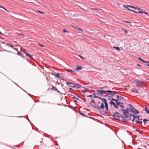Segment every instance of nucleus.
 <instances>
[{
	"instance_id": "obj_1",
	"label": "nucleus",
	"mask_w": 149,
	"mask_h": 149,
	"mask_svg": "<svg viewBox=\"0 0 149 149\" xmlns=\"http://www.w3.org/2000/svg\"><path fill=\"white\" fill-rule=\"evenodd\" d=\"M90 102L91 103L90 104L93 108H97L99 110H100V109H103L105 107L103 103H102L101 105L100 106H99L95 102L94 100L93 99H92Z\"/></svg>"
},
{
	"instance_id": "obj_2",
	"label": "nucleus",
	"mask_w": 149,
	"mask_h": 149,
	"mask_svg": "<svg viewBox=\"0 0 149 149\" xmlns=\"http://www.w3.org/2000/svg\"><path fill=\"white\" fill-rule=\"evenodd\" d=\"M123 115L122 114H120L119 112L116 111L111 116L114 119L120 120L119 118H122Z\"/></svg>"
},
{
	"instance_id": "obj_3",
	"label": "nucleus",
	"mask_w": 149,
	"mask_h": 149,
	"mask_svg": "<svg viewBox=\"0 0 149 149\" xmlns=\"http://www.w3.org/2000/svg\"><path fill=\"white\" fill-rule=\"evenodd\" d=\"M120 102H117L116 104L113 102L111 101L110 102L109 104L111 105H113L114 108L118 109H119L118 107L120 106Z\"/></svg>"
},
{
	"instance_id": "obj_4",
	"label": "nucleus",
	"mask_w": 149,
	"mask_h": 149,
	"mask_svg": "<svg viewBox=\"0 0 149 149\" xmlns=\"http://www.w3.org/2000/svg\"><path fill=\"white\" fill-rule=\"evenodd\" d=\"M100 113L102 115L105 116H108V115H107V112H108L111 115L112 114V113L111 112V111L109 110L108 109H108L107 110L106 109V111H105L103 112V111H101V109H100Z\"/></svg>"
},
{
	"instance_id": "obj_5",
	"label": "nucleus",
	"mask_w": 149,
	"mask_h": 149,
	"mask_svg": "<svg viewBox=\"0 0 149 149\" xmlns=\"http://www.w3.org/2000/svg\"><path fill=\"white\" fill-rule=\"evenodd\" d=\"M123 115H123L122 118L123 120L122 122L123 123H127V120H126L127 119H126L130 117V116H129V114H125Z\"/></svg>"
},
{
	"instance_id": "obj_6",
	"label": "nucleus",
	"mask_w": 149,
	"mask_h": 149,
	"mask_svg": "<svg viewBox=\"0 0 149 149\" xmlns=\"http://www.w3.org/2000/svg\"><path fill=\"white\" fill-rule=\"evenodd\" d=\"M133 109H129L130 111L134 113L135 115H136L137 114H139V113L138 110H137L134 107H133Z\"/></svg>"
},
{
	"instance_id": "obj_7",
	"label": "nucleus",
	"mask_w": 149,
	"mask_h": 149,
	"mask_svg": "<svg viewBox=\"0 0 149 149\" xmlns=\"http://www.w3.org/2000/svg\"><path fill=\"white\" fill-rule=\"evenodd\" d=\"M66 83L67 85L70 84L72 85H70V86L73 88H75L76 86H77L78 85V84L77 83L74 84L70 81L66 82Z\"/></svg>"
},
{
	"instance_id": "obj_8",
	"label": "nucleus",
	"mask_w": 149,
	"mask_h": 149,
	"mask_svg": "<svg viewBox=\"0 0 149 149\" xmlns=\"http://www.w3.org/2000/svg\"><path fill=\"white\" fill-rule=\"evenodd\" d=\"M102 100L104 103V104L105 109L107 110L108 109V104L107 102V100L105 98H102L101 100Z\"/></svg>"
},
{
	"instance_id": "obj_9",
	"label": "nucleus",
	"mask_w": 149,
	"mask_h": 149,
	"mask_svg": "<svg viewBox=\"0 0 149 149\" xmlns=\"http://www.w3.org/2000/svg\"><path fill=\"white\" fill-rule=\"evenodd\" d=\"M108 93H110L109 95H111V97H113L114 95H116V93H117V92L116 91H112L110 90H109V91H108ZM111 96H108V97H110Z\"/></svg>"
},
{
	"instance_id": "obj_10",
	"label": "nucleus",
	"mask_w": 149,
	"mask_h": 149,
	"mask_svg": "<svg viewBox=\"0 0 149 149\" xmlns=\"http://www.w3.org/2000/svg\"><path fill=\"white\" fill-rule=\"evenodd\" d=\"M21 52L24 53L25 54V55L26 56L29 57L31 59L33 58V56L31 55L30 54L24 51H21Z\"/></svg>"
},
{
	"instance_id": "obj_11",
	"label": "nucleus",
	"mask_w": 149,
	"mask_h": 149,
	"mask_svg": "<svg viewBox=\"0 0 149 149\" xmlns=\"http://www.w3.org/2000/svg\"><path fill=\"white\" fill-rule=\"evenodd\" d=\"M50 89L52 90H54L55 91H56L58 93L62 94L57 88L55 87H54L53 85L52 86V87L50 88Z\"/></svg>"
},
{
	"instance_id": "obj_12",
	"label": "nucleus",
	"mask_w": 149,
	"mask_h": 149,
	"mask_svg": "<svg viewBox=\"0 0 149 149\" xmlns=\"http://www.w3.org/2000/svg\"><path fill=\"white\" fill-rule=\"evenodd\" d=\"M97 94H98V96L100 95H103L104 91L103 90H100L97 91Z\"/></svg>"
},
{
	"instance_id": "obj_13",
	"label": "nucleus",
	"mask_w": 149,
	"mask_h": 149,
	"mask_svg": "<svg viewBox=\"0 0 149 149\" xmlns=\"http://www.w3.org/2000/svg\"><path fill=\"white\" fill-rule=\"evenodd\" d=\"M135 83L137 85H138V84L139 83H141L143 85H144L145 84L144 82L143 81H141L139 80H135Z\"/></svg>"
},
{
	"instance_id": "obj_14",
	"label": "nucleus",
	"mask_w": 149,
	"mask_h": 149,
	"mask_svg": "<svg viewBox=\"0 0 149 149\" xmlns=\"http://www.w3.org/2000/svg\"><path fill=\"white\" fill-rule=\"evenodd\" d=\"M51 75H53L54 76L56 77L59 78H60L61 77L60 75V74L59 73H56V74H54L53 73H52L51 74Z\"/></svg>"
},
{
	"instance_id": "obj_15",
	"label": "nucleus",
	"mask_w": 149,
	"mask_h": 149,
	"mask_svg": "<svg viewBox=\"0 0 149 149\" xmlns=\"http://www.w3.org/2000/svg\"><path fill=\"white\" fill-rule=\"evenodd\" d=\"M121 111L123 113V115L129 114V111H126L125 109H121Z\"/></svg>"
},
{
	"instance_id": "obj_16",
	"label": "nucleus",
	"mask_w": 149,
	"mask_h": 149,
	"mask_svg": "<svg viewBox=\"0 0 149 149\" xmlns=\"http://www.w3.org/2000/svg\"><path fill=\"white\" fill-rule=\"evenodd\" d=\"M144 111H146V113L148 114L149 113V108H148V107L147 106H145Z\"/></svg>"
},
{
	"instance_id": "obj_17",
	"label": "nucleus",
	"mask_w": 149,
	"mask_h": 149,
	"mask_svg": "<svg viewBox=\"0 0 149 149\" xmlns=\"http://www.w3.org/2000/svg\"><path fill=\"white\" fill-rule=\"evenodd\" d=\"M83 67L81 66H77L75 69L76 71H79L82 69Z\"/></svg>"
},
{
	"instance_id": "obj_18",
	"label": "nucleus",
	"mask_w": 149,
	"mask_h": 149,
	"mask_svg": "<svg viewBox=\"0 0 149 149\" xmlns=\"http://www.w3.org/2000/svg\"><path fill=\"white\" fill-rule=\"evenodd\" d=\"M113 100H114V101H115L116 103L117 102H119V101H121V100H120V99H119V98H117L116 99H112Z\"/></svg>"
},
{
	"instance_id": "obj_19",
	"label": "nucleus",
	"mask_w": 149,
	"mask_h": 149,
	"mask_svg": "<svg viewBox=\"0 0 149 149\" xmlns=\"http://www.w3.org/2000/svg\"><path fill=\"white\" fill-rule=\"evenodd\" d=\"M72 27L74 28V29H77L79 31H81V32H83V31L80 28H79L77 27H74V26H72Z\"/></svg>"
},
{
	"instance_id": "obj_20",
	"label": "nucleus",
	"mask_w": 149,
	"mask_h": 149,
	"mask_svg": "<svg viewBox=\"0 0 149 149\" xmlns=\"http://www.w3.org/2000/svg\"><path fill=\"white\" fill-rule=\"evenodd\" d=\"M132 91L133 93H134L135 92L136 93H138L139 90L136 88H133Z\"/></svg>"
},
{
	"instance_id": "obj_21",
	"label": "nucleus",
	"mask_w": 149,
	"mask_h": 149,
	"mask_svg": "<svg viewBox=\"0 0 149 149\" xmlns=\"http://www.w3.org/2000/svg\"><path fill=\"white\" fill-rule=\"evenodd\" d=\"M129 6H130V5H123V7L127 8L128 10L131 11L132 10L128 8V7H129Z\"/></svg>"
},
{
	"instance_id": "obj_22",
	"label": "nucleus",
	"mask_w": 149,
	"mask_h": 149,
	"mask_svg": "<svg viewBox=\"0 0 149 149\" xmlns=\"http://www.w3.org/2000/svg\"><path fill=\"white\" fill-rule=\"evenodd\" d=\"M6 45H8L9 47H14V45H12L11 44L9 43H7L6 44Z\"/></svg>"
},
{
	"instance_id": "obj_23",
	"label": "nucleus",
	"mask_w": 149,
	"mask_h": 149,
	"mask_svg": "<svg viewBox=\"0 0 149 149\" xmlns=\"http://www.w3.org/2000/svg\"><path fill=\"white\" fill-rule=\"evenodd\" d=\"M143 122L144 123L145 125H146V122L148 121H149V120L146 119L145 118L143 120Z\"/></svg>"
},
{
	"instance_id": "obj_24",
	"label": "nucleus",
	"mask_w": 149,
	"mask_h": 149,
	"mask_svg": "<svg viewBox=\"0 0 149 149\" xmlns=\"http://www.w3.org/2000/svg\"><path fill=\"white\" fill-rule=\"evenodd\" d=\"M116 97H117V98H119V99H120V100H123V99H124V98L123 97L121 96H120L119 95H116Z\"/></svg>"
},
{
	"instance_id": "obj_25",
	"label": "nucleus",
	"mask_w": 149,
	"mask_h": 149,
	"mask_svg": "<svg viewBox=\"0 0 149 149\" xmlns=\"http://www.w3.org/2000/svg\"><path fill=\"white\" fill-rule=\"evenodd\" d=\"M138 59L139 60H140V61H141V62H142L143 63H144V62H145V61L143 60V59H142L140 57H138Z\"/></svg>"
},
{
	"instance_id": "obj_26",
	"label": "nucleus",
	"mask_w": 149,
	"mask_h": 149,
	"mask_svg": "<svg viewBox=\"0 0 149 149\" xmlns=\"http://www.w3.org/2000/svg\"><path fill=\"white\" fill-rule=\"evenodd\" d=\"M113 48L116 50H117L118 51H120V49L119 47H118L114 46L113 47Z\"/></svg>"
},
{
	"instance_id": "obj_27",
	"label": "nucleus",
	"mask_w": 149,
	"mask_h": 149,
	"mask_svg": "<svg viewBox=\"0 0 149 149\" xmlns=\"http://www.w3.org/2000/svg\"><path fill=\"white\" fill-rule=\"evenodd\" d=\"M136 115H133L131 113H130L129 114V116H130V117L131 116H133V118H134L135 117Z\"/></svg>"
},
{
	"instance_id": "obj_28",
	"label": "nucleus",
	"mask_w": 149,
	"mask_h": 149,
	"mask_svg": "<svg viewBox=\"0 0 149 149\" xmlns=\"http://www.w3.org/2000/svg\"><path fill=\"white\" fill-rule=\"evenodd\" d=\"M136 116H135V117H136V119H137V120H139V117H141V116H140V115H136Z\"/></svg>"
},
{
	"instance_id": "obj_29",
	"label": "nucleus",
	"mask_w": 149,
	"mask_h": 149,
	"mask_svg": "<svg viewBox=\"0 0 149 149\" xmlns=\"http://www.w3.org/2000/svg\"><path fill=\"white\" fill-rule=\"evenodd\" d=\"M65 71L66 72H73V71L72 70H71V69H66L65 70Z\"/></svg>"
},
{
	"instance_id": "obj_30",
	"label": "nucleus",
	"mask_w": 149,
	"mask_h": 149,
	"mask_svg": "<svg viewBox=\"0 0 149 149\" xmlns=\"http://www.w3.org/2000/svg\"><path fill=\"white\" fill-rule=\"evenodd\" d=\"M79 114L82 115L85 117H87V116H86L84 113L80 112L79 113Z\"/></svg>"
},
{
	"instance_id": "obj_31",
	"label": "nucleus",
	"mask_w": 149,
	"mask_h": 149,
	"mask_svg": "<svg viewBox=\"0 0 149 149\" xmlns=\"http://www.w3.org/2000/svg\"><path fill=\"white\" fill-rule=\"evenodd\" d=\"M128 105L130 107L129 109H133V107L132 105V104H128Z\"/></svg>"
},
{
	"instance_id": "obj_32",
	"label": "nucleus",
	"mask_w": 149,
	"mask_h": 149,
	"mask_svg": "<svg viewBox=\"0 0 149 149\" xmlns=\"http://www.w3.org/2000/svg\"><path fill=\"white\" fill-rule=\"evenodd\" d=\"M19 55L21 56L23 58V59H24L25 58V56L23 55L22 53L21 52V53H20V54H19Z\"/></svg>"
},
{
	"instance_id": "obj_33",
	"label": "nucleus",
	"mask_w": 149,
	"mask_h": 149,
	"mask_svg": "<svg viewBox=\"0 0 149 149\" xmlns=\"http://www.w3.org/2000/svg\"><path fill=\"white\" fill-rule=\"evenodd\" d=\"M135 131H136L137 132H139L140 134H142V132L140 131V130H138L137 129V128L136 129V130H135Z\"/></svg>"
},
{
	"instance_id": "obj_34",
	"label": "nucleus",
	"mask_w": 149,
	"mask_h": 149,
	"mask_svg": "<svg viewBox=\"0 0 149 149\" xmlns=\"http://www.w3.org/2000/svg\"><path fill=\"white\" fill-rule=\"evenodd\" d=\"M121 109H123L125 108V106L123 105H120L119 106Z\"/></svg>"
},
{
	"instance_id": "obj_35",
	"label": "nucleus",
	"mask_w": 149,
	"mask_h": 149,
	"mask_svg": "<svg viewBox=\"0 0 149 149\" xmlns=\"http://www.w3.org/2000/svg\"><path fill=\"white\" fill-rule=\"evenodd\" d=\"M63 31L64 33L69 32L66 29H63Z\"/></svg>"
},
{
	"instance_id": "obj_36",
	"label": "nucleus",
	"mask_w": 149,
	"mask_h": 149,
	"mask_svg": "<svg viewBox=\"0 0 149 149\" xmlns=\"http://www.w3.org/2000/svg\"><path fill=\"white\" fill-rule=\"evenodd\" d=\"M135 9H136L138 10H143L142 9H141L140 8H139L138 7H136Z\"/></svg>"
},
{
	"instance_id": "obj_37",
	"label": "nucleus",
	"mask_w": 149,
	"mask_h": 149,
	"mask_svg": "<svg viewBox=\"0 0 149 149\" xmlns=\"http://www.w3.org/2000/svg\"><path fill=\"white\" fill-rule=\"evenodd\" d=\"M77 86V87L76 89H77L78 88H80L81 87V85H80L78 84Z\"/></svg>"
},
{
	"instance_id": "obj_38",
	"label": "nucleus",
	"mask_w": 149,
	"mask_h": 149,
	"mask_svg": "<svg viewBox=\"0 0 149 149\" xmlns=\"http://www.w3.org/2000/svg\"><path fill=\"white\" fill-rule=\"evenodd\" d=\"M135 123H136V124H139V120H137V119H136L135 120Z\"/></svg>"
},
{
	"instance_id": "obj_39",
	"label": "nucleus",
	"mask_w": 149,
	"mask_h": 149,
	"mask_svg": "<svg viewBox=\"0 0 149 149\" xmlns=\"http://www.w3.org/2000/svg\"><path fill=\"white\" fill-rule=\"evenodd\" d=\"M79 56L82 59L85 60V58H84L81 56L80 55H79Z\"/></svg>"
},
{
	"instance_id": "obj_40",
	"label": "nucleus",
	"mask_w": 149,
	"mask_h": 149,
	"mask_svg": "<svg viewBox=\"0 0 149 149\" xmlns=\"http://www.w3.org/2000/svg\"><path fill=\"white\" fill-rule=\"evenodd\" d=\"M37 11H38V12L39 13H40L41 14H44V13L43 12H42V11H39V10H37Z\"/></svg>"
},
{
	"instance_id": "obj_41",
	"label": "nucleus",
	"mask_w": 149,
	"mask_h": 149,
	"mask_svg": "<svg viewBox=\"0 0 149 149\" xmlns=\"http://www.w3.org/2000/svg\"><path fill=\"white\" fill-rule=\"evenodd\" d=\"M129 7L131 8H134V9H135V8H136V7L133 6H130H130H129Z\"/></svg>"
},
{
	"instance_id": "obj_42",
	"label": "nucleus",
	"mask_w": 149,
	"mask_h": 149,
	"mask_svg": "<svg viewBox=\"0 0 149 149\" xmlns=\"http://www.w3.org/2000/svg\"><path fill=\"white\" fill-rule=\"evenodd\" d=\"M137 66L138 67H141L142 68H144V67H143V66H142L141 65L139 64H137Z\"/></svg>"
},
{
	"instance_id": "obj_43",
	"label": "nucleus",
	"mask_w": 149,
	"mask_h": 149,
	"mask_svg": "<svg viewBox=\"0 0 149 149\" xmlns=\"http://www.w3.org/2000/svg\"><path fill=\"white\" fill-rule=\"evenodd\" d=\"M122 21L123 22H125V23H131L130 22L126 21L123 20V21Z\"/></svg>"
},
{
	"instance_id": "obj_44",
	"label": "nucleus",
	"mask_w": 149,
	"mask_h": 149,
	"mask_svg": "<svg viewBox=\"0 0 149 149\" xmlns=\"http://www.w3.org/2000/svg\"><path fill=\"white\" fill-rule=\"evenodd\" d=\"M143 11H139L138 12V13L139 14H143Z\"/></svg>"
},
{
	"instance_id": "obj_45",
	"label": "nucleus",
	"mask_w": 149,
	"mask_h": 149,
	"mask_svg": "<svg viewBox=\"0 0 149 149\" xmlns=\"http://www.w3.org/2000/svg\"><path fill=\"white\" fill-rule=\"evenodd\" d=\"M87 97L93 98V95H90L87 96Z\"/></svg>"
},
{
	"instance_id": "obj_46",
	"label": "nucleus",
	"mask_w": 149,
	"mask_h": 149,
	"mask_svg": "<svg viewBox=\"0 0 149 149\" xmlns=\"http://www.w3.org/2000/svg\"><path fill=\"white\" fill-rule=\"evenodd\" d=\"M73 93L74 94V95H75L76 96H77L78 97L80 98V97H79V96L76 93Z\"/></svg>"
},
{
	"instance_id": "obj_47",
	"label": "nucleus",
	"mask_w": 149,
	"mask_h": 149,
	"mask_svg": "<svg viewBox=\"0 0 149 149\" xmlns=\"http://www.w3.org/2000/svg\"><path fill=\"white\" fill-rule=\"evenodd\" d=\"M123 30L125 32V34H127L128 33V31L124 29H123Z\"/></svg>"
},
{
	"instance_id": "obj_48",
	"label": "nucleus",
	"mask_w": 149,
	"mask_h": 149,
	"mask_svg": "<svg viewBox=\"0 0 149 149\" xmlns=\"http://www.w3.org/2000/svg\"><path fill=\"white\" fill-rule=\"evenodd\" d=\"M108 97V100H111V101L113 102V101H114V100H112V99H114L113 98H109L110 97Z\"/></svg>"
},
{
	"instance_id": "obj_49",
	"label": "nucleus",
	"mask_w": 149,
	"mask_h": 149,
	"mask_svg": "<svg viewBox=\"0 0 149 149\" xmlns=\"http://www.w3.org/2000/svg\"><path fill=\"white\" fill-rule=\"evenodd\" d=\"M12 48H13V49H14L16 51H18V49L16 47H14H14H12Z\"/></svg>"
},
{
	"instance_id": "obj_50",
	"label": "nucleus",
	"mask_w": 149,
	"mask_h": 149,
	"mask_svg": "<svg viewBox=\"0 0 149 149\" xmlns=\"http://www.w3.org/2000/svg\"><path fill=\"white\" fill-rule=\"evenodd\" d=\"M60 77V78H59V79H61V80H63V81H66V80H65V79H64L62 78L61 76V77Z\"/></svg>"
},
{
	"instance_id": "obj_51",
	"label": "nucleus",
	"mask_w": 149,
	"mask_h": 149,
	"mask_svg": "<svg viewBox=\"0 0 149 149\" xmlns=\"http://www.w3.org/2000/svg\"><path fill=\"white\" fill-rule=\"evenodd\" d=\"M131 11L135 13H138V12L134 11L132 10H131Z\"/></svg>"
},
{
	"instance_id": "obj_52",
	"label": "nucleus",
	"mask_w": 149,
	"mask_h": 149,
	"mask_svg": "<svg viewBox=\"0 0 149 149\" xmlns=\"http://www.w3.org/2000/svg\"><path fill=\"white\" fill-rule=\"evenodd\" d=\"M131 11L135 13H138V12L134 11L132 10H131Z\"/></svg>"
},
{
	"instance_id": "obj_53",
	"label": "nucleus",
	"mask_w": 149,
	"mask_h": 149,
	"mask_svg": "<svg viewBox=\"0 0 149 149\" xmlns=\"http://www.w3.org/2000/svg\"><path fill=\"white\" fill-rule=\"evenodd\" d=\"M17 34L18 35H22V36H24V34H22V33H18V34H17Z\"/></svg>"
},
{
	"instance_id": "obj_54",
	"label": "nucleus",
	"mask_w": 149,
	"mask_h": 149,
	"mask_svg": "<svg viewBox=\"0 0 149 149\" xmlns=\"http://www.w3.org/2000/svg\"><path fill=\"white\" fill-rule=\"evenodd\" d=\"M81 92L83 93H85L86 92V91L84 90H82L81 91Z\"/></svg>"
},
{
	"instance_id": "obj_55",
	"label": "nucleus",
	"mask_w": 149,
	"mask_h": 149,
	"mask_svg": "<svg viewBox=\"0 0 149 149\" xmlns=\"http://www.w3.org/2000/svg\"><path fill=\"white\" fill-rule=\"evenodd\" d=\"M125 110H126V111H130V110L129 108V109L128 107H127V109H125Z\"/></svg>"
},
{
	"instance_id": "obj_56",
	"label": "nucleus",
	"mask_w": 149,
	"mask_h": 149,
	"mask_svg": "<svg viewBox=\"0 0 149 149\" xmlns=\"http://www.w3.org/2000/svg\"><path fill=\"white\" fill-rule=\"evenodd\" d=\"M136 118V117L133 118L132 120V121L134 122L135 121Z\"/></svg>"
},
{
	"instance_id": "obj_57",
	"label": "nucleus",
	"mask_w": 149,
	"mask_h": 149,
	"mask_svg": "<svg viewBox=\"0 0 149 149\" xmlns=\"http://www.w3.org/2000/svg\"><path fill=\"white\" fill-rule=\"evenodd\" d=\"M38 44L41 47H44L45 46L44 45H42L40 43H39Z\"/></svg>"
},
{
	"instance_id": "obj_58",
	"label": "nucleus",
	"mask_w": 149,
	"mask_h": 149,
	"mask_svg": "<svg viewBox=\"0 0 149 149\" xmlns=\"http://www.w3.org/2000/svg\"><path fill=\"white\" fill-rule=\"evenodd\" d=\"M109 95V94H107V95H102V96L104 97H106L107 96Z\"/></svg>"
},
{
	"instance_id": "obj_59",
	"label": "nucleus",
	"mask_w": 149,
	"mask_h": 149,
	"mask_svg": "<svg viewBox=\"0 0 149 149\" xmlns=\"http://www.w3.org/2000/svg\"><path fill=\"white\" fill-rule=\"evenodd\" d=\"M93 94L94 95H98V94H97V93H93Z\"/></svg>"
},
{
	"instance_id": "obj_60",
	"label": "nucleus",
	"mask_w": 149,
	"mask_h": 149,
	"mask_svg": "<svg viewBox=\"0 0 149 149\" xmlns=\"http://www.w3.org/2000/svg\"><path fill=\"white\" fill-rule=\"evenodd\" d=\"M144 63H147L148 64H149V61H145V62H144Z\"/></svg>"
},
{
	"instance_id": "obj_61",
	"label": "nucleus",
	"mask_w": 149,
	"mask_h": 149,
	"mask_svg": "<svg viewBox=\"0 0 149 149\" xmlns=\"http://www.w3.org/2000/svg\"><path fill=\"white\" fill-rule=\"evenodd\" d=\"M143 13H144L146 15H147L148 14V13L147 12H146L144 11H143Z\"/></svg>"
},
{
	"instance_id": "obj_62",
	"label": "nucleus",
	"mask_w": 149,
	"mask_h": 149,
	"mask_svg": "<svg viewBox=\"0 0 149 149\" xmlns=\"http://www.w3.org/2000/svg\"><path fill=\"white\" fill-rule=\"evenodd\" d=\"M73 102L75 103H76L78 102L77 100H74Z\"/></svg>"
},
{
	"instance_id": "obj_63",
	"label": "nucleus",
	"mask_w": 149,
	"mask_h": 149,
	"mask_svg": "<svg viewBox=\"0 0 149 149\" xmlns=\"http://www.w3.org/2000/svg\"><path fill=\"white\" fill-rule=\"evenodd\" d=\"M98 96H97L96 95H94L93 96V97L95 98H97Z\"/></svg>"
},
{
	"instance_id": "obj_64",
	"label": "nucleus",
	"mask_w": 149,
	"mask_h": 149,
	"mask_svg": "<svg viewBox=\"0 0 149 149\" xmlns=\"http://www.w3.org/2000/svg\"><path fill=\"white\" fill-rule=\"evenodd\" d=\"M120 105H123L124 103L123 102H120Z\"/></svg>"
}]
</instances>
